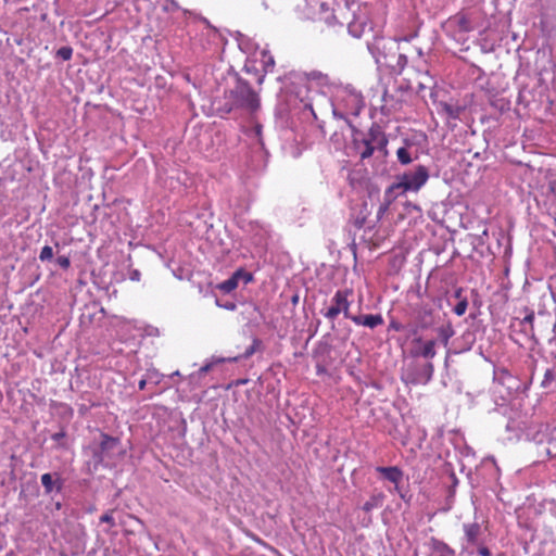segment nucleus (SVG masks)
Segmentation results:
<instances>
[{
	"label": "nucleus",
	"instance_id": "6e6552de",
	"mask_svg": "<svg viewBox=\"0 0 556 556\" xmlns=\"http://www.w3.org/2000/svg\"><path fill=\"white\" fill-rule=\"evenodd\" d=\"M464 531V548L469 549L471 547L478 546L480 542V536L482 534L481 526L478 522H467L463 525Z\"/></svg>",
	"mask_w": 556,
	"mask_h": 556
},
{
	"label": "nucleus",
	"instance_id": "393cba45",
	"mask_svg": "<svg viewBox=\"0 0 556 556\" xmlns=\"http://www.w3.org/2000/svg\"><path fill=\"white\" fill-rule=\"evenodd\" d=\"M258 344H260V341L257 339H254L253 344L245 350L242 357L248 358V357L252 356L255 353V350L258 346Z\"/></svg>",
	"mask_w": 556,
	"mask_h": 556
},
{
	"label": "nucleus",
	"instance_id": "412c9836",
	"mask_svg": "<svg viewBox=\"0 0 556 556\" xmlns=\"http://www.w3.org/2000/svg\"><path fill=\"white\" fill-rule=\"evenodd\" d=\"M467 307H468V301L467 299H462L460 301H458V303L454 306V313L457 315V316H463L466 311H467Z\"/></svg>",
	"mask_w": 556,
	"mask_h": 556
},
{
	"label": "nucleus",
	"instance_id": "39448f33",
	"mask_svg": "<svg viewBox=\"0 0 556 556\" xmlns=\"http://www.w3.org/2000/svg\"><path fill=\"white\" fill-rule=\"evenodd\" d=\"M434 366L431 362L424 364H410L402 375V380L406 384H427L433 376Z\"/></svg>",
	"mask_w": 556,
	"mask_h": 556
},
{
	"label": "nucleus",
	"instance_id": "4468645a",
	"mask_svg": "<svg viewBox=\"0 0 556 556\" xmlns=\"http://www.w3.org/2000/svg\"><path fill=\"white\" fill-rule=\"evenodd\" d=\"M241 274V270H237L229 279L219 283L218 289L225 293L233 291L238 287V281Z\"/></svg>",
	"mask_w": 556,
	"mask_h": 556
},
{
	"label": "nucleus",
	"instance_id": "1a4fd4ad",
	"mask_svg": "<svg viewBox=\"0 0 556 556\" xmlns=\"http://www.w3.org/2000/svg\"><path fill=\"white\" fill-rule=\"evenodd\" d=\"M376 471L381 475V477L389 482L394 484V491L400 492L399 484L403 480V471L397 466H390V467H377Z\"/></svg>",
	"mask_w": 556,
	"mask_h": 556
},
{
	"label": "nucleus",
	"instance_id": "0eeeda50",
	"mask_svg": "<svg viewBox=\"0 0 556 556\" xmlns=\"http://www.w3.org/2000/svg\"><path fill=\"white\" fill-rule=\"evenodd\" d=\"M384 23V20L381 21V24ZM382 25H378L381 27ZM377 24L374 21L368 20L367 16L362 14H356L353 21L349 24V31L352 36L359 38L366 33L375 31Z\"/></svg>",
	"mask_w": 556,
	"mask_h": 556
},
{
	"label": "nucleus",
	"instance_id": "4be33fe9",
	"mask_svg": "<svg viewBox=\"0 0 556 556\" xmlns=\"http://www.w3.org/2000/svg\"><path fill=\"white\" fill-rule=\"evenodd\" d=\"M56 55L64 61H68L72 59L73 49L71 47H62L58 50Z\"/></svg>",
	"mask_w": 556,
	"mask_h": 556
},
{
	"label": "nucleus",
	"instance_id": "dca6fc26",
	"mask_svg": "<svg viewBox=\"0 0 556 556\" xmlns=\"http://www.w3.org/2000/svg\"><path fill=\"white\" fill-rule=\"evenodd\" d=\"M439 338L444 346H447L450 339L454 336V330L452 326L441 327L438 330Z\"/></svg>",
	"mask_w": 556,
	"mask_h": 556
},
{
	"label": "nucleus",
	"instance_id": "cd10ccee",
	"mask_svg": "<svg viewBox=\"0 0 556 556\" xmlns=\"http://www.w3.org/2000/svg\"><path fill=\"white\" fill-rule=\"evenodd\" d=\"M454 296H455L456 299H458L459 301H460L462 299H464V298H463V290H462L460 288H459V289H457V290L455 291V293H454Z\"/></svg>",
	"mask_w": 556,
	"mask_h": 556
},
{
	"label": "nucleus",
	"instance_id": "2eb2a0df",
	"mask_svg": "<svg viewBox=\"0 0 556 556\" xmlns=\"http://www.w3.org/2000/svg\"><path fill=\"white\" fill-rule=\"evenodd\" d=\"M101 439L100 450L102 453L115 448L119 443L117 438L111 437L106 433H101Z\"/></svg>",
	"mask_w": 556,
	"mask_h": 556
},
{
	"label": "nucleus",
	"instance_id": "bb28decb",
	"mask_svg": "<svg viewBox=\"0 0 556 556\" xmlns=\"http://www.w3.org/2000/svg\"><path fill=\"white\" fill-rule=\"evenodd\" d=\"M390 328L395 330V331H402L404 329V326L402 324L397 323V321L392 320L390 323Z\"/></svg>",
	"mask_w": 556,
	"mask_h": 556
},
{
	"label": "nucleus",
	"instance_id": "6ab92c4d",
	"mask_svg": "<svg viewBox=\"0 0 556 556\" xmlns=\"http://www.w3.org/2000/svg\"><path fill=\"white\" fill-rule=\"evenodd\" d=\"M430 315H431V311H425L424 312L421 320L419 323V326H416V327L412 328V330H410V333L413 336L417 334L418 328L425 329V328H427L429 326V323H427L426 319H427V317H430Z\"/></svg>",
	"mask_w": 556,
	"mask_h": 556
},
{
	"label": "nucleus",
	"instance_id": "5701e85b",
	"mask_svg": "<svg viewBox=\"0 0 556 556\" xmlns=\"http://www.w3.org/2000/svg\"><path fill=\"white\" fill-rule=\"evenodd\" d=\"M100 521H101V522L109 523L111 527H114V526H115V520H114V518H113V510H109V511H106L105 514H103V515L100 517Z\"/></svg>",
	"mask_w": 556,
	"mask_h": 556
},
{
	"label": "nucleus",
	"instance_id": "c85d7f7f",
	"mask_svg": "<svg viewBox=\"0 0 556 556\" xmlns=\"http://www.w3.org/2000/svg\"><path fill=\"white\" fill-rule=\"evenodd\" d=\"M424 342H425V341L422 340V338H421V337H416V338H414V340H413V343L418 344L419 346H421Z\"/></svg>",
	"mask_w": 556,
	"mask_h": 556
},
{
	"label": "nucleus",
	"instance_id": "7c9ffc66",
	"mask_svg": "<svg viewBox=\"0 0 556 556\" xmlns=\"http://www.w3.org/2000/svg\"><path fill=\"white\" fill-rule=\"evenodd\" d=\"M552 379H553V372L551 370H546L545 380H552Z\"/></svg>",
	"mask_w": 556,
	"mask_h": 556
},
{
	"label": "nucleus",
	"instance_id": "20e7f679",
	"mask_svg": "<svg viewBox=\"0 0 556 556\" xmlns=\"http://www.w3.org/2000/svg\"><path fill=\"white\" fill-rule=\"evenodd\" d=\"M429 179V170L424 165H418L413 172L404 173L399 177V181L392 184L399 194L407 191H418Z\"/></svg>",
	"mask_w": 556,
	"mask_h": 556
},
{
	"label": "nucleus",
	"instance_id": "a878e982",
	"mask_svg": "<svg viewBox=\"0 0 556 556\" xmlns=\"http://www.w3.org/2000/svg\"><path fill=\"white\" fill-rule=\"evenodd\" d=\"M481 556H491L490 549L481 543L477 546Z\"/></svg>",
	"mask_w": 556,
	"mask_h": 556
},
{
	"label": "nucleus",
	"instance_id": "f257e3e1",
	"mask_svg": "<svg viewBox=\"0 0 556 556\" xmlns=\"http://www.w3.org/2000/svg\"><path fill=\"white\" fill-rule=\"evenodd\" d=\"M226 111L231 112L236 109H243L254 113L260 109L258 94L252 89L245 80L239 79L236 86L226 92Z\"/></svg>",
	"mask_w": 556,
	"mask_h": 556
},
{
	"label": "nucleus",
	"instance_id": "ddd939ff",
	"mask_svg": "<svg viewBox=\"0 0 556 556\" xmlns=\"http://www.w3.org/2000/svg\"><path fill=\"white\" fill-rule=\"evenodd\" d=\"M55 476H58L56 481L53 480V476L51 473H49V472L43 473L41 476V479H40L41 480V484L45 488V492L47 494H50L53 491L55 485H56V490L58 491H61V489H62V481L59 478L58 473H55Z\"/></svg>",
	"mask_w": 556,
	"mask_h": 556
},
{
	"label": "nucleus",
	"instance_id": "9b49d317",
	"mask_svg": "<svg viewBox=\"0 0 556 556\" xmlns=\"http://www.w3.org/2000/svg\"><path fill=\"white\" fill-rule=\"evenodd\" d=\"M435 345V340L425 341L421 346L413 349L410 351V355L413 357L421 356L426 359H432L437 355Z\"/></svg>",
	"mask_w": 556,
	"mask_h": 556
},
{
	"label": "nucleus",
	"instance_id": "f03ea898",
	"mask_svg": "<svg viewBox=\"0 0 556 556\" xmlns=\"http://www.w3.org/2000/svg\"><path fill=\"white\" fill-rule=\"evenodd\" d=\"M353 146L361 160L370 157L378 149L387 154L388 138L378 125H372L362 138L354 137Z\"/></svg>",
	"mask_w": 556,
	"mask_h": 556
},
{
	"label": "nucleus",
	"instance_id": "b1692460",
	"mask_svg": "<svg viewBox=\"0 0 556 556\" xmlns=\"http://www.w3.org/2000/svg\"><path fill=\"white\" fill-rule=\"evenodd\" d=\"M56 263L60 267H62L63 269H68L70 266H71V260L68 256H65V255H60L58 258H56Z\"/></svg>",
	"mask_w": 556,
	"mask_h": 556
},
{
	"label": "nucleus",
	"instance_id": "2f4dec72",
	"mask_svg": "<svg viewBox=\"0 0 556 556\" xmlns=\"http://www.w3.org/2000/svg\"><path fill=\"white\" fill-rule=\"evenodd\" d=\"M146 384H147V381L144 379H141L139 381L138 387H139L140 390H143L146 388Z\"/></svg>",
	"mask_w": 556,
	"mask_h": 556
},
{
	"label": "nucleus",
	"instance_id": "f704fd0d",
	"mask_svg": "<svg viewBox=\"0 0 556 556\" xmlns=\"http://www.w3.org/2000/svg\"><path fill=\"white\" fill-rule=\"evenodd\" d=\"M251 278H252V277H251V275H250V274H249V275H247V281H250V280H251Z\"/></svg>",
	"mask_w": 556,
	"mask_h": 556
},
{
	"label": "nucleus",
	"instance_id": "7ed1b4c3",
	"mask_svg": "<svg viewBox=\"0 0 556 556\" xmlns=\"http://www.w3.org/2000/svg\"><path fill=\"white\" fill-rule=\"evenodd\" d=\"M483 0L478 2L468 9H464L450 18L451 23H454L457 30L460 33H470L476 28L482 26L485 22L486 14L483 10Z\"/></svg>",
	"mask_w": 556,
	"mask_h": 556
},
{
	"label": "nucleus",
	"instance_id": "a211bd4d",
	"mask_svg": "<svg viewBox=\"0 0 556 556\" xmlns=\"http://www.w3.org/2000/svg\"><path fill=\"white\" fill-rule=\"evenodd\" d=\"M382 501H383L382 494L375 495L363 505V510L368 513V511L372 510L374 508L381 506Z\"/></svg>",
	"mask_w": 556,
	"mask_h": 556
},
{
	"label": "nucleus",
	"instance_id": "423d86ee",
	"mask_svg": "<svg viewBox=\"0 0 556 556\" xmlns=\"http://www.w3.org/2000/svg\"><path fill=\"white\" fill-rule=\"evenodd\" d=\"M353 295L352 289H342L336 291L333 298L331 299V306L324 313V316L327 319L334 320L340 313H343L344 317L351 319L352 315L350 314V298Z\"/></svg>",
	"mask_w": 556,
	"mask_h": 556
},
{
	"label": "nucleus",
	"instance_id": "f8f14e48",
	"mask_svg": "<svg viewBox=\"0 0 556 556\" xmlns=\"http://www.w3.org/2000/svg\"><path fill=\"white\" fill-rule=\"evenodd\" d=\"M399 192L394 190L392 186H390L386 191L383 195V202L380 204L378 211H377V218L381 219L383 215L389 211L390 205L393 203V201L399 197Z\"/></svg>",
	"mask_w": 556,
	"mask_h": 556
},
{
	"label": "nucleus",
	"instance_id": "72a5a7b5",
	"mask_svg": "<svg viewBox=\"0 0 556 556\" xmlns=\"http://www.w3.org/2000/svg\"><path fill=\"white\" fill-rule=\"evenodd\" d=\"M202 371H207L208 370V366H204L201 368Z\"/></svg>",
	"mask_w": 556,
	"mask_h": 556
},
{
	"label": "nucleus",
	"instance_id": "473e14b6",
	"mask_svg": "<svg viewBox=\"0 0 556 556\" xmlns=\"http://www.w3.org/2000/svg\"><path fill=\"white\" fill-rule=\"evenodd\" d=\"M447 112L450 113V115H451L452 117H454V118H455V117H457V114H454V113H453V111H452V109H451L450 106L447 108Z\"/></svg>",
	"mask_w": 556,
	"mask_h": 556
},
{
	"label": "nucleus",
	"instance_id": "9d476101",
	"mask_svg": "<svg viewBox=\"0 0 556 556\" xmlns=\"http://www.w3.org/2000/svg\"><path fill=\"white\" fill-rule=\"evenodd\" d=\"M351 320L357 326L374 329L383 324V317L380 314L352 315Z\"/></svg>",
	"mask_w": 556,
	"mask_h": 556
},
{
	"label": "nucleus",
	"instance_id": "aec40b11",
	"mask_svg": "<svg viewBox=\"0 0 556 556\" xmlns=\"http://www.w3.org/2000/svg\"><path fill=\"white\" fill-rule=\"evenodd\" d=\"M53 257V250L50 245H45L39 254V260L41 262L51 261Z\"/></svg>",
	"mask_w": 556,
	"mask_h": 556
},
{
	"label": "nucleus",
	"instance_id": "f3484780",
	"mask_svg": "<svg viewBox=\"0 0 556 556\" xmlns=\"http://www.w3.org/2000/svg\"><path fill=\"white\" fill-rule=\"evenodd\" d=\"M396 157L402 165H408L413 162V157L410 156L409 151L405 147H401L397 149Z\"/></svg>",
	"mask_w": 556,
	"mask_h": 556
},
{
	"label": "nucleus",
	"instance_id": "c756f323",
	"mask_svg": "<svg viewBox=\"0 0 556 556\" xmlns=\"http://www.w3.org/2000/svg\"><path fill=\"white\" fill-rule=\"evenodd\" d=\"M64 437H65L64 432H59V433L53 434L52 439L53 440H60L61 438H64Z\"/></svg>",
	"mask_w": 556,
	"mask_h": 556
}]
</instances>
